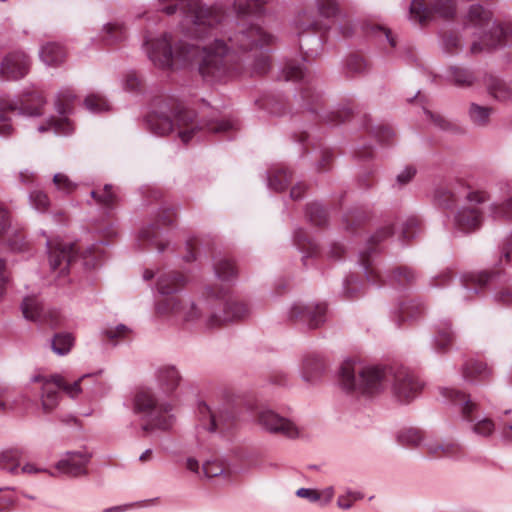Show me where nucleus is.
I'll return each instance as SVG.
<instances>
[{
	"instance_id": "obj_1",
	"label": "nucleus",
	"mask_w": 512,
	"mask_h": 512,
	"mask_svg": "<svg viewBox=\"0 0 512 512\" xmlns=\"http://www.w3.org/2000/svg\"><path fill=\"white\" fill-rule=\"evenodd\" d=\"M161 10L167 15L177 11L183 14L182 28L186 35L196 39L213 36L214 40L202 47L199 72L204 78L221 80L238 70L239 57L234 49L247 51L264 48L275 43V37L259 26H250L228 38L226 43L217 36L218 26L223 21L220 9L207 7L200 0H158Z\"/></svg>"
},
{
	"instance_id": "obj_2",
	"label": "nucleus",
	"mask_w": 512,
	"mask_h": 512,
	"mask_svg": "<svg viewBox=\"0 0 512 512\" xmlns=\"http://www.w3.org/2000/svg\"><path fill=\"white\" fill-rule=\"evenodd\" d=\"M186 278L178 272H168L159 276L157 290L162 295H167L157 304V312L160 315L169 316L180 322H194L201 315L200 309L186 296L171 295L184 286Z\"/></svg>"
},
{
	"instance_id": "obj_3",
	"label": "nucleus",
	"mask_w": 512,
	"mask_h": 512,
	"mask_svg": "<svg viewBox=\"0 0 512 512\" xmlns=\"http://www.w3.org/2000/svg\"><path fill=\"white\" fill-rule=\"evenodd\" d=\"M387 375L378 367H363L353 361H345L339 370V384L349 393L375 395L386 386Z\"/></svg>"
},
{
	"instance_id": "obj_4",
	"label": "nucleus",
	"mask_w": 512,
	"mask_h": 512,
	"mask_svg": "<svg viewBox=\"0 0 512 512\" xmlns=\"http://www.w3.org/2000/svg\"><path fill=\"white\" fill-rule=\"evenodd\" d=\"M172 115L173 119L164 110L149 115L147 122L150 130L160 136L177 132L178 137L187 143L196 131L204 127L195 120V114L191 110L178 107Z\"/></svg>"
},
{
	"instance_id": "obj_5",
	"label": "nucleus",
	"mask_w": 512,
	"mask_h": 512,
	"mask_svg": "<svg viewBox=\"0 0 512 512\" xmlns=\"http://www.w3.org/2000/svg\"><path fill=\"white\" fill-rule=\"evenodd\" d=\"M147 53L153 64L161 69L178 68L197 54V48L182 42L173 46L170 34L147 42Z\"/></svg>"
},
{
	"instance_id": "obj_6",
	"label": "nucleus",
	"mask_w": 512,
	"mask_h": 512,
	"mask_svg": "<svg viewBox=\"0 0 512 512\" xmlns=\"http://www.w3.org/2000/svg\"><path fill=\"white\" fill-rule=\"evenodd\" d=\"M87 377H89V375H84L78 380L69 383L59 374L50 377L43 375L34 376L32 381L41 385L40 399L43 411L50 413L57 407L61 397L60 390L72 399L77 398L82 392L80 384Z\"/></svg>"
},
{
	"instance_id": "obj_7",
	"label": "nucleus",
	"mask_w": 512,
	"mask_h": 512,
	"mask_svg": "<svg viewBox=\"0 0 512 512\" xmlns=\"http://www.w3.org/2000/svg\"><path fill=\"white\" fill-rule=\"evenodd\" d=\"M468 21L475 26L488 28L482 42H473L471 45L472 53H479L484 49L495 48L504 43V40L512 37V25L506 27L495 22H491L490 12L479 5H472L468 12Z\"/></svg>"
},
{
	"instance_id": "obj_8",
	"label": "nucleus",
	"mask_w": 512,
	"mask_h": 512,
	"mask_svg": "<svg viewBox=\"0 0 512 512\" xmlns=\"http://www.w3.org/2000/svg\"><path fill=\"white\" fill-rule=\"evenodd\" d=\"M46 104L43 96L38 92L23 95L18 104H6L0 101V136L7 137L12 134L13 127L7 111L19 110V113L26 116H40Z\"/></svg>"
},
{
	"instance_id": "obj_9",
	"label": "nucleus",
	"mask_w": 512,
	"mask_h": 512,
	"mask_svg": "<svg viewBox=\"0 0 512 512\" xmlns=\"http://www.w3.org/2000/svg\"><path fill=\"white\" fill-rule=\"evenodd\" d=\"M172 410L170 403H158L153 392L148 388H140L134 397V411L155 416V425L163 430L169 429L172 425V416L160 418L161 413H168Z\"/></svg>"
},
{
	"instance_id": "obj_10",
	"label": "nucleus",
	"mask_w": 512,
	"mask_h": 512,
	"mask_svg": "<svg viewBox=\"0 0 512 512\" xmlns=\"http://www.w3.org/2000/svg\"><path fill=\"white\" fill-rule=\"evenodd\" d=\"M258 423L267 432L278 434L289 439H296L302 435V429L297 424L270 409L259 412Z\"/></svg>"
},
{
	"instance_id": "obj_11",
	"label": "nucleus",
	"mask_w": 512,
	"mask_h": 512,
	"mask_svg": "<svg viewBox=\"0 0 512 512\" xmlns=\"http://www.w3.org/2000/svg\"><path fill=\"white\" fill-rule=\"evenodd\" d=\"M438 14L444 18H450L455 13V3L453 0H436L430 8L426 7L423 0H413L410 5V17L413 21L424 24Z\"/></svg>"
},
{
	"instance_id": "obj_12",
	"label": "nucleus",
	"mask_w": 512,
	"mask_h": 512,
	"mask_svg": "<svg viewBox=\"0 0 512 512\" xmlns=\"http://www.w3.org/2000/svg\"><path fill=\"white\" fill-rule=\"evenodd\" d=\"M289 319L306 325L309 329L318 328L326 320L324 304L294 303L288 313Z\"/></svg>"
},
{
	"instance_id": "obj_13",
	"label": "nucleus",
	"mask_w": 512,
	"mask_h": 512,
	"mask_svg": "<svg viewBox=\"0 0 512 512\" xmlns=\"http://www.w3.org/2000/svg\"><path fill=\"white\" fill-rule=\"evenodd\" d=\"M249 312L248 307L239 301L228 300L223 308L222 315L211 313L205 320L208 329L221 327L222 325L244 318Z\"/></svg>"
},
{
	"instance_id": "obj_14",
	"label": "nucleus",
	"mask_w": 512,
	"mask_h": 512,
	"mask_svg": "<svg viewBox=\"0 0 512 512\" xmlns=\"http://www.w3.org/2000/svg\"><path fill=\"white\" fill-rule=\"evenodd\" d=\"M49 264L53 271L58 270L60 275L67 273L70 263L75 258L74 246L62 242L47 241Z\"/></svg>"
},
{
	"instance_id": "obj_15",
	"label": "nucleus",
	"mask_w": 512,
	"mask_h": 512,
	"mask_svg": "<svg viewBox=\"0 0 512 512\" xmlns=\"http://www.w3.org/2000/svg\"><path fill=\"white\" fill-rule=\"evenodd\" d=\"M422 385L407 371H399L394 377L393 391L401 402H409L420 392Z\"/></svg>"
},
{
	"instance_id": "obj_16",
	"label": "nucleus",
	"mask_w": 512,
	"mask_h": 512,
	"mask_svg": "<svg viewBox=\"0 0 512 512\" xmlns=\"http://www.w3.org/2000/svg\"><path fill=\"white\" fill-rule=\"evenodd\" d=\"M30 68V60L23 52H14L7 55L1 63V74L8 80L24 77Z\"/></svg>"
},
{
	"instance_id": "obj_17",
	"label": "nucleus",
	"mask_w": 512,
	"mask_h": 512,
	"mask_svg": "<svg viewBox=\"0 0 512 512\" xmlns=\"http://www.w3.org/2000/svg\"><path fill=\"white\" fill-rule=\"evenodd\" d=\"M89 462V455L82 452H67L66 455L56 463V469L71 477H78L86 474V465Z\"/></svg>"
},
{
	"instance_id": "obj_18",
	"label": "nucleus",
	"mask_w": 512,
	"mask_h": 512,
	"mask_svg": "<svg viewBox=\"0 0 512 512\" xmlns=\"http://www.w3.org/2000/svg\"><path fill=\"white\" fill-rule=\"evenodd\" d=\"M441 395L447 399V401L451 402L455 406H459L460 413L468 422H473L475 420L474 413L478 410V405L471 401L469 396L460 392L454 388H441Z\"/></svg>"
},
{
	"instance_id": "obj_19",
	"label": "nucleus",
	"mask_w": 512,
	"mask_h": 512,
	"mask_svg": "<svg viewBox=\"0 0 512 512\" xmlns=\"http://www.w3.org/2000/svg\"><path fill=\"white\" fill-rule=\"evenodd\" d=\"M199 413L201 415L202 421L205 419L208 420L207 429L209 431H224L228 428L229 422L232 420L233 415L228 410H219L212 411L209 406L206 404H201L199 406Z\"/></svg>"
},
{
	"instance_id": "obj_20",
	"label": "nucleus",
	"mask_w": 512,
	"mask_h": 512,
	"mask_svg": "<svg viewBox=\"0 0 512 512\" xmlns=\"http://www.w3.org/2000/svg\"><path fill=\"white\" fill-rule=\"evenodd\" d=\"M488 94L497 101H512V88L501 78L488 75L484 80Z\"/></svg>"
},
{
	"instance_id": "obj_21",
	"label": "nucleus",
	"mask_w": 512,
	"mask_h": 512,
	"mask_svg": "<svg viewBox=\"0 0 512 512\" xmlns=\"http://www.w3.org/2000/svg\"><path fill=\"white\" fill-rule=\"evenodd\" d=\"M427 452L435 458L453 457L461 453V446L453 441L429 440L424 443Z\"/></svg>"
},
{
	"instance_id": "obj_22",
	"label": "nucleus",
	"mask_w": 512,
	"mask_h": 512,
	"mask_svg": "<svg viewBox=\"0 0 512 512\" xmlns=\"http://www.w3.org/2000/svg\"><path fill=\"white\" fill-rule=\"evenodd\" d=\"M157 382L161 390L166 394L173 393L178 387L181 376L173 366H164L157 370Z\"/></svg>"
},
{
	"instance_id": "obj_23",
	"label": "nucleus",
	"mask_w": 512,
	"mask_h": 512,
	"mask_svg": "<svg viewBox=\"0 0 512 512\" xmlns=\"http://www.w3.org/2000/svg\"><path fill=\"white\" fill-rule=\"evenodd\" d=\"M496 274L488 272L469 273L463 276V298H467L469 293H478Z\"/></svg>"
},
{
	"instance_id": "obj_24",
	"label": "nucleus",
	"mask_w": 512,
	"mask_h": 512,
	"mask_svg": "<svg viewBox=\"0 0 512 512\" xmlns=\"http://www.w3.org/2000/svg\"><path fill=\"white\" fill-rule=\"evenodd\" d=\"M456 226L462 231H471L479 227L481 213L475 207H465L458 211L455 217Z\"/></svg>"
},
{
	"instance_id": "obj_25",
	"label": "nucleus",
	"mask_w": 512,
	"mask_h": 512,
	"mask_svg": "<svg viewBox=\"0 0 512 512\" xmlns=\"http://www.w3.org/2000/svg\"><path fill=\"white\" fill-rule=\"evenodd\" d=\"M39 55L46 65L57 66L65 60L66 52L57 43H47L41 47Z\"/></svg>"
},
{
	"instance_id": "obj_26",
	"label": "nucleus",
	"mask_w": 512,
	"mask_h": 512,
	"mask_svg": "<svg viewBox=\"0 0 512 512\" xmlns=\"http://www.w3.org/2000/svg\"><path fill=\"white\" fill-rule=\"evenodd\" d=\"M396 441L403 447H418L424 440L422 431L415 427H404L397 431Z\"/></svg>"
},
{
	"instance_id": "obj_27",
	"label": "nucleus",
	"mask_w": 512,
	"mask_h": 512,
	"mask_svg": "<svg viewBox=\"0 0 512 512\" xmlns=\"http://www.w3.org/2000/svg\"><path fill=\"white\" fill-rule=\"evenodd\" d=\"M23 452L18 448H11L0 453V469L11 474H19L20 460Z\"/></svg>"
},
{
	"instance_id": "obj_28",
	"label": "nucleus",
	"mask_w": 512,
	"mask_h": 512,
	"mask_svg": "<svg viewBox=\"0 0 512 512\" xmlns=\"http://www.w3.org/2000/svg\"><path fill=\"white\" fill-rule=\"evenodd\" d=\"M324 370V362L317 356L307 357L303 362L302 377L306 382H315Z\"/></svg>"
},
{
	"instance_id": "obj_29",
	"label": "nucleus",
	"mask_w": 512,
	"mask_h": 512,
	"mask_svg": "<svg viewBox=\"0 0 512 512\" xmlns=\"http://www.w3.org/2000/svg\"><path fill=\"white\" fill-rule=\"evenodd\" d=\"M21 309L24 317L28 320L39 321L44 317L43 305L35 296L24 298Z\"/></svg>"
},
{
	"instance_id": "obj_30",
	"label": "nucleus",
	"mask_w": 512,
	"mask_h": 512,
	"mask_svg": "<svg viewBox=\"0 0 512 512\" xmlns=\"http://www.w3.org/2000/svg\"><path fill=\"white\" fill-rule=\"evenodd\" d=\"M126 38V29L119 23H108L102 30V41L107 45L116 44Z\"/></svg>"
},
{
	"instance_id": "obj_31",
	"label": "nucleus",
	"mask_w": 512,
	"mask_h": 512,
	"mask_svg": "<svg viewBox=\"0 0 512 512\" xmlns=\"http://www.w3.org/2000/svg\"><path fill=\"white\" fill-rule=\"evenodd\" d=\"M216 277L223 282H230L237 276V269L232 261L226 258L217 259L214 263Z\"/></svg>"
},
{
	"instance_id": "obj_32",
	"label": "nucleus",
	"mask_w": 512,
	"mask_h": 512,
	"mask_svg": "<svg viewBox=\"0 0 512 512\" xmlns=\"http://www.w3.org/2000/svg\"><path fill=\"white\" fill-rule=\"evenodd\" d=\"M492 111L491 107L471 103L468 114L474 125L484 127L488 125Z\"/></svg>"
},
{
	"instance_id": "obj_33",
	"label": "nucleus",
	"mask_w": 512,
	"mask_h": 512,
	"mask_svg": "<svg viewBox=\"0 0 512 512\" xmlns=\"http://www.w3.org/2000/svg\"><path fill=\"white\" fill-rule=\"evenodd\" d=\"M490 375V370L483 362L473 361L464 367L463 376L466 380L485 379Z\"/></svg>"
},
{
	"instance_id": "obj_34",
	"label": "nucleus",
	"mask_w": 512,
	"mask_h": 512,
	"mask_svg": "<svg viewBox=\"0 0 512 512\" xmlns=\"http://www.w3.org/2000/svg\"><path fill=\"white\" fill-rule=\"evenodd\" d=\"M91 196L105 207H113L118 201V195L112 185L106 184L101 190H93Z\"/></svg>"
},
{
	"instance_id": "obj_35",
	"label": "nucleus",
	"mask_w": 512,
	"mask_h": 512,
	"mask_svg": "<svg viewBox=\"0 0 512 512\" xmlns=\"http://www.w3.org/2000/svg\"><path fill=\"white\" fill-rule=\"evenodd\" d=\"M53 129L56 134L69 135L73 132L74 127L67 118H60L58 120L50 119L47 125H41L38 127L39 132H45Z\"/></svg>"
},
{
	"instance_id": "obj_36",
	"label": "nucleus",
	"mask_w": 512,
	"mask_h": 512,
	"mask_svg": "<svg viewBox=\"0 0 512 512\" xmlns=\"http://www.w3.org/2000/svg\"><path fill=\"white\" fill-rule=\"evenodd\" d=\"M264 2L262 0H236L234 3L238 15L246 16L262 12Z\"/></svg>"
},
{
	"instance_id": "obj_37",
	"label": "nucleus",
	"mask_w": 512,
	"mask_h": 512,
	"mask_svg": "<svg viewBox=\"0 0 512 512\" xmlns=\"http://www.w3.org/2000/svg\"><path fill=\"white\" fill-rule=\"evenodd\" d=\"M73 343L74 339L71 334H57L52 340V349L58 355H65L70 351Z\"/></svg>"
},
{
	"instance_id": "obj_38",
	"label": "nucleus",
	"mask_w": 512,
	"mask_h": 512,
	"mask_svg": "<svg viewBox=\"0 0 512 512\" xmlns=\"http://www.w3.org/2000/svg\"><path fill=\"white\" fill-rule=\"evenodd\" d=\"M30 205L39 212H46L50 207L48 195L41 190H34L29 194Z\"/></svg>"
},
{
	"instance_id": "obj_39",
	"label": "nucleus",
	"mask_w": 512,
	"mask_h": 512,
	"mask_svg": "<svg viewBox=\"0 0 512 512\" xmlns=\"http://www.w3.org/2000/svg\"><path fill=\"white\" fill-rule=\"evenodd\" d=\"M160 231L157 226L150 225L141 229L139 233V238L143 241H147L157 247L159 251L164 250V246L162 242L159 240Z\"/></svg>"
},
{
	"instance_id": "obj_40",
	"label": "nucleus",
	"mask_w": 512,
	"mask_h": 512,
	"mask_svg": "<svg viewBox=\"0 0 512 512\" xmlns=\"http://www.w3.org/2000/svg\"><path fill=\"white\" fill-rule=\"evenodd\" d=\"M85 107L91 112H102L109 109V103L100 94H90L85 98Z\"/></svg>"
},
{
	"instance_id": "obj_41",
	"label": "nucleus",
	"mask_w": 512,
	"mask_h": 512,
	"mask_svg": "<svg viewBox=\"0 0 512 512\" xmlns=\"http://www.w3.org/2000/svg\"><path fill=\"white\" fill-rule=\"evenodd\" d=\"M450 77L458 86H470L474 82V76L470 71L458 67L450 69Z\"/></svg>"
},
{
	"instance_id": "obj_42",
	"label": "nucleus",
	"mask_w": 512,
	"mask_h": 512,
	"mask_svg": "<svg viewBox=\"0 0 512 512\" xmlns=\"http://www.w3.org/2000/svg\"><path fill=\"white\" fill-rule=\"evenodd\" d=\"M291 176L287 170H278L269 178V186L276 190H284L290 183Z\"/></svg>"
},
{
	"instance_id": "obj_43",
	"label": "nucleus",
	"mask_w": 512,
	"mask_h": 512,
	"mask_svg": "<svg viewBox=\"0 0 512 512\" xmlns=\"http://www.w3.org/2000/svg\"><path fill=\"white\" fill-rule=\"evenodd\" d=\"M74 95L70 90L61 91L56 100V109L59 114L65 115L71 112V103Z\"/></svg>"
},
{
	"instance_id": "obj_44",
	"label": "nucleus",
	"mask_w": 512,
	"mask_h": 512,
	"mask_svg": "<svg viewBox=\"0 0 512 512\" xmlns=\"http://www.w3.org/2000/svg\"><path fill=\"white\" fill-rule=\"evenodd\" d=\"M319 14L325 18H331L339 13V7L335 0H316Z\"/></svg>"
},
{
	"instance_id": "obj_45",
	"label": "nucleus",
	"mask_w": 512,
	"mask_h": 512,
	"mask_svg": "<svg viewBox=\"0 0 512 512\" xmlns=\"http://www.w3.org/2000/svg\"><path fill=\"white\" fill-rule=\"evenodd\" d=\"M491 211L496 219H512V198L505 200L501 204L493 205Z\"/></svg>"
},
{
	"instance_id": "obj_46",
	"label": "nucleus",
	"mask_w": 512,
	"mask_h": 512,
	"mask_svg": "<svg viewBox=\"0 0 512 512\" xmlns=\"http://www.w3.org/2000/svg\"><path fill=\"white\" fill-rule=\"evenodd\" d=\"M307 214L310 221L315 225H323L326 221V211L320 204H310L307 207Z\"/></svg>"
},
{
	"instance_id": "obj_47",
	"label": "nucleus",
	"mask_w": 512,
	"mask_h": 512,
	"mask_svg": "<svg viewBox=\"0 0 512 512\" xmlns=\"http://www.w3.org/2000/svg\"><path fill=\"white\" fill-rule=\"evenodd\" d=\"M53 183L59 191L65 193H71L76 188V184L63 173H56L53 177Z\"/></svg>"
},
{
	"instance_id": "obj_48",
	"label": "nucleus",
	"mask_w": 512,
	"mask_h": 512,
	"mask_svg": "<svg viewBox=\"0 0 512 512\" xmlns=\"http://www.w3.org/2000/svg\"><path fill=\"white\" fill-rule=\"evenodd\" d=\"M495 425L494 422L489 418H483L479 421H477L473 427L472 430L476 434L480 436H490L494 431Z\"/></svg>"
},
{
	"instance_id": "obj_49",
	"label": "nucleus",
	"mask_w": 512,
	"mask_h": 512,
	"mask_svg": "<svg viewBox=\"0 0 512 512\" xmlns=\"http://www.w3.org/2000/svg\"><path fill=\"white\" fill-rule=\"evenodd\" d=\"M363 498V494L360 492L347 491L346 494L340 495L337 500V506L341 509H350L353 503Z\"/></svg>"
},
{
	"instance_id": "obj_50",
	"label": "nucleus",
	"mask_w": 512,
	"mask_h": 512,
	"mask_svg": "<svg viewBox=\"0 0 512 512\" xmlns=\"http://www.w3.org/2000/svg\"><path fill=\"white\" fill-rule=\"evenodd\" d=\"M393 277L399 285H405L412 283L416 275L410 268L400 267L394 271Z\"/></svg>"
},
{
	"instance_id": "obj_51",
	"label": "nucleus",
	"mask_w": 512,
	"mask_h": 512,
	"mask_svg": "<svg viewBox=\"0 0 512 512\" xmlns=\"http://www.w3.org/2000/svg\"><path fill=\"white\" fill-rule=\"evenodd\" d=\"M419 221L416 218H409L402 226V237L404 240H410L419 232Z\"/></svg>"
},
{
	"instance_id": "obj_52",
	"label": "nucleus",
	"mask_w": 512,
	"mask_h": 512,
	"mask_svg": "<svg viewBox=\"0 0 512 512\" xmlns=\"http://www.w3.org/2000/svg\"><path fill=\"white\" fill-rule=\"evenodd\" d=\"M453 340V334L449 327H443L438 330L435 337L436 346L439 350L447 347Z\"/></svg>"
},
{
	"instance_id": "obj_53",
	"label": "nucleus",
	"mask_w": 512,
	"mask_h": 512,
	"mask_svg": "<svg viewBox=\"0 0 512 512\" xmlns=\"http://www.w3.org/2000/svg\"><path fill=\"white\" fill-rule=\"evenodd\" d=\"M202 471L205 477L212 478L221 475L224 467L217 461H207L202 465Z\"/></svg>"
},
{
	"instance_id": "obj_54",
	"label": "nucleus",
	"mask_w": 512,
	"mask_h": 512,
	"mask_svg": "<svg viewBox=\"0 0 512 512\" xmlns=\"http://www.w3.org/2000/svg\"><path fill=\"white\" fill-rule=\"evenodd\" d=\"M286 80L297 81L304 77V70L300 64L288 63L284 69Z\"/></svg>"
},
{
	"instance_id": "obj_55",
	"label": "nucleus",
	"mask_w": 512,
	"mask_h": 512,
	"mask_svg": "<svg viewBox=\"0 0 512 512\" xmlns=\"http://www.w3.org/2000/svg\"><path fill=\"white\" fill-rule=\"evenodd\" d=\"M299 29L302 31H317L320 29V23L316 20H310L308 13L304 12L299 15L298 19Z\"/></svg>"
},
{
	"instance_id": "obj_56",
	"label": "nucleus",
	"mask_w": 512,
	"mask_h": 512,
	"mask_svg": "<svg viewBox=\"0 0 512 512\" xmlns=\"http://www.w3.org/2000/svg\"><path fill=\"white\" fill-rule=\"evenodd\" d=\"M129 328L124 324H119L115 327H107L103 333L111 340L123 338L129 333Z\"/></svg>"
},
{
	"instance_id": "obj_57",
	"label": "nucleus",
	"mask_w": 512,
	"mask_h": 512,
	"mask_svg": "<svg viewBox=\"0 0 512 512\" xmlns=\"http://www.w3.org/2000/svg\"><path fill=\"white\" fill-rule=\"evenodd\" d=\"M347 69L352 73H362L366 70V63L362 57L353 55L347 61Z\"/></svg>"
},
{
	"instance_id": "obj_58",
	"label": "nucleus",
	"mask_w": 512,
	"mask_h": 512,
	"mask_svg": "<svg viewBox=\"0 0 512 512\" xmlns=\"http://www.w3.org/2000/svg\"><path fill=\"white\" fill-rule=\"evenodd\" d=\"M427 118H429L436 127L442 130H448L451 127V124L440 114L433 113L429 110L424 111Z\"/></svg>"
},
{
	"instance_id": "obj_59",
	"label": "nucleus",
	"mask_w": 512,
	"mask_h": 512,
	"mask_svg": "<svg viewBox=\"0 0 512 512\" xmlns=\"http://www.w3.org/2000/svg\"><path fill=\"white\" fill-rule=\"evenodd\" d=\"M141 85L140 79L137 74L132 72L126 75L124 80V87L128 91H136Z\"/></svg>"
},
{
	"instance_id": "obj_60",
	"label": "nucleus",
	"mask_w": 512,
	"mask_h": 512,
	"mask_svg": "<svg viewBox=\"0 0 512 512\" xmlns=\"http://www.w3.org/2000/svg\"><path fill=\"white\" fill-rule=\"evenodd\" d=\"M205 127L209 131L218 133V132H224L231 128V124L226 121H217V122H209L204 124Z\"/></svg>"
},
{
	"instance_id": "obj_61",
	"label": "nucleus",
	"mask_w": 512,
	"mask_h": 512,
	"mask_svg": "<svg viewBox=\"0 0 512 512\" xmlns=\"http://www.w3.org/2000/svg\"><path fill=\"white\" fill-rule=\"evenodd\" d=\"M296 495L301 498H307L312 502L320 500V495H318V491L313 489L300 488L297 490Z\"/></svg>"
},
{
	"instance_id": "obj_62",
	"label": "nucleus",
	"mask_w": 512,
	"mask_h": 512,
	"mask_svg": "<svg viewBox=\"0 0 512 512\" xmlns=\"http://www.w3.org/2000/svg\"><path fill=\"white\" fill-rule=\"evenodd\" d=\"M295 240L301 250L306 249V244L315 249V246L310 242V239L307 236V234L302 230L295 232Z\"/></svg>"
},
{
	"instance_id": "obj_63",
	"label": "nucleus",
	"mask_w": 512,
	"mask_h": 512,
	"mask_svg": "<svg viewBox=\"0 0 512 512\" xmlns=\"http://www.w3.org/2000/svg\"><path fill=\"white\" fill-rule=\"evenodd\" d=\"M416 170L413 167H406L401 173L397 176V182L400 185L407 184L415 175Z\"/></svg>"
},
{
	"instance_id": "obj_64",
	"label": "nucleus",
	"mask_w": 512,
	"mask_h": 512,
	"mask_svg": "<svg viewBox=\"0 0 512 512\" xmlns=\"http://www.w3.org/2000/svg\"><path fill=\"white\" fill-rule=\"evenodd\" d=\"M359 291V284L354 277H350L345 282V293L349 298L354 297V295Z\"/></svg>"
}]
</instances>
